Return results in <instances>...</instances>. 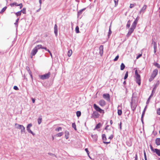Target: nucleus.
Instances as JSON below:
<instances>
[{
    "label": "nucleus",
    "instance_id": "f257e3e1",
    "mask_svg": "<svg viewBox=\"0 0 160 160\" xmlns=\"http://www.w3.org/2000/svg\"><path fill=\"white\" fill-rule=\"evenodd\" d=\"M41 45H38L36 46L32 51L31 53V58H32V56L35 55L38 51V50L40 49Z\"/></svg>",
    "mask_w": 160,
    "mask_h": 160
},
{
    "label": "nucleus",
    "instance_id": "f03ea898",
    "mask_svg": "<svg viewBox=\"0 0 160 160\" xmlns=\"http://www.w3.org/2000/svg\"><path fill=\"white\" fill-rule=\"evenodd\" d=\"M135 75L136 82L140 86L141 84L140 76L138 73L137 70H136L135 71Z\"/></svg>",
    "mask_w": 160,
    "mask_h": 160
},
{
    "label": "nucleus",
    "instance_id": "7ed1b4c3",
    "mask_svg": "<svg viewBox=\"0 0 160 160\" xmlns=\"http://www.w3.org/2000/svg\"><path fill=\"white\" fill-rule=\"evenodd\" d=\"M50 72H48L47 73L43 75H41L39 76L40 78L44 80L48 78L50 75Z\"/></svg>",
    "mask_w": 160,
    "mask_h": 160
},
{
    "label": "nucleus",
    "instance_id": "20e7f679",
    "mask_svg": "<svg viewBox=\"0 0 160 160\" xmlns=\"http://www.w3.org/2000/svg\"><path fill=\"white\" fill-rule=\"evenodd\" d=\"M93 107L96 111L99 112L100 113H104V111L100 108L96 104H94Z\"/></svg>",
    "mask_w": 160,
    "mask_h": 160
},
{
    "label": "nucleus",
    "instance_id": "39448f33",
    "mask_svg": "<svg viewBox=\"0 0 160 160\" xmlns=\"http://www.w3.org/2000/svg\"><path fill=\"white\" fill-rule=\"evenodd\" d=\"M158 73V70L157 69H155L152 72V75L151 76L149 80L151 79L152 80L156 76Z\"/></svg>",
    "mask_w": 160,
    "mask_h": 160
},
{
    "label": "nucleus",
    "instance_id": "423d86ee",
    "mask_svg": "<svg viewBox=\"0 0 160 160\" xmlns=\"http://www.w3.org/2000/svg\"><path fill=\"white\" fill-rule=\"evenodd\" d=\"M133 98L132 97V102H130V104L131 105V107L132 110L134 111L136 108L137 105L133 101Z\"/></svg>",
    "mask_w": 160,
    "mask_h": 160
},
{
    "label": "nucleus",
    "instance_id": "0eeeda50",
    "mask_svg": "<svg viewBox=\"0 0 160 160\" xmlns=\"http://www.w3.org/2000/svg\"><path fill=\"white\" fill-rule=\"evenodd\" d=\"M32 124L31 123L28 124L27 127L26 129L29 133H31L33 135H34L35 134L33 133L30 129V128L32 127Z\"/></svg>",
    "mask_w": 160,
    "mask_h": 160
},
{
    "label": "nucleus",
    "instance_id": "6e6552de",
    "mask_svg": "<svg viewBox=\"0 0 160 160\" xmlns=\"http://www.w3.org/2000/svg\"><path fill=\"white\" fill-rule=\"evenodd\" d=\"M103 98L107 101H109L110 100V97L109 94H104L103 95Z\"/></svg>",
    "mask_w": 160,
    "mask_h": 160
},
{
    "label": "nucleus",
    "instance_id": "1a4fd4ad",
    "mask_svg": "<svg viewBox=\"0 0 160 160\" xmlns=\"http://www.w3.org/2000/svg\"><path fill=\"white\" fill-rule=\"evenodd\" d=\"M99 54L101 56H102L103 54V45L100 46L99 48Z\"/></svg>",
    "mask_w": 160,
    "mask_h": 160
},
{
    "label": "nucleus",
    "instance_id": "9d476101",
    "mask_svg": "<svg viewBox=\"0 0 160 160\" xmlns=\"http://www.w3.org/2000/svg\"><path fill=\"white\" fill-rule=\"evenodd\" d=\"M135 29L134 28H132L131 27V28H130L127 34V36L128 37L133 32L134 30Z\"/></svg>",
    "mask_w": 160,
    "mask_h": 160
},
{
    "label": "nucleus",
    "instance_id": "9b49d317",
    "mask_svg": "<svg viewBox=\"0 0 160 160\" xmlns=\"http://www.w3.org/2000/svg\"><path fill=\"white\" fill-rule=\"evenodd\" d=\"M99 104L101 106H104L106 104V102L103 100H100L99 102Z\"/></svg>",
    "mask_w": 160,
    "mask_h": 160
},
{
    "label": "nucleus",
    "instance_id": "f8f14e48",
    "mask_svg": "<svg viewBox=\"0 0 160 160\" xmlns=\"http://www.w3.org/2000/svg\"><path fill=\"white\" fill-rule=\"evenodd\" d=\"M58 32V28L57 25L55 24L54 27V32L56 36H57Z\"/></svg>",
    "mask_w": 160,
    "mask_h": 160
},
{
    "label": "nucleus",
    "instance_id": "ddd939ff",
    "mask_svg": "<svg viewBox=\"0 0 160 160\" xmlns=\"http://www.w3.org/2000/svg\"><path fill=\"white\" fill-rule=\"evenodd\" d=\"M92 115L93 117L95 118H98L99 116V114L98 112H93Z\"/></svg>",
    "mask_w": 160,
    "mask_h": 160
},
{
    "label": "nucleus",
    "instance_id": "4468645a",
    "mask_svg": "<svg viewBox=\"0 0 160 160\" xmlns=\"http://www.w3.org/2000/svg\"><path fill=\"white\" fill-rule=\"evenodd\" d=\"M147 106H145V107L144 108V109L143 111V112L142 113V117H141V119H142V123H143V117H144V114H145V111L147 109Z\"/></svg>",
    "mask_w": 160,
    "mask_h": 160
},
{
    "label": "nucleus",
    "instance_id": "2eb2a0df",
    "mask_svg": "<svg viewBox=\"0 0 160 160\" xmlns=\"http://www.w3.org/2000/svg\"><path fill=\"white\" fill-rule=\"evenodd\" d=\"M19 129L21 130V133H25V128L23 125H22Z\"/></svg>",
    "mask_w": 160,
    "mask_h": 160
},
{
    "label": "nucleus",
    "instance_id": "dca6fc26",
    "mask_svg": "<svg viewBox=\"0 0 160 160\" xmlns=\"http://www.w3.org/2000/svg\"><path fill=\"white\" fill-rule=\"evenodd\" d=\"M154 152L156 153L158 156H160V150L158 149H154Z\"/></svg>",
    "mask_w": 160,
    "mask_h": 160
},
{
    "label": "nucleus",
    "instance_id": "f3484780",
    "mask_svg": "<svg viewBox=\"0 0 160 160\" xmlns=\"http://www.w3.org/2000/svg\"><path fill=\"white\" fill-rule=\"evenodd\" d=\"M65 137L66 139H68L69 138V133L68 131H65Z\"/></svg>",
    "mask_w": 160,
    "mask_h": 160
},
{
    "label": "nucleus",
    "instance_id": "a211bd4d",
    "mask_svg": "<svg viewBox=\"0 0 160 160\" xmlns=\"http://www.w3.org/2000/svg\"><path fill=\"white\" fill-rule=\"evenodd\" d=\"M155 142L157 145H160V138H157L155 140Z\"/></svg>",
    "mask_w": 160,
    "mask_h": 160
},
{
    "label": "nucleus",
    "instance_id": "6ab92c4d",
    "mask_svg": "<svg viewBox=\"0 0 160 160\" xmlns=\"http://www.w3.org/2000/svg\"><path fill=\"white\" fill-rule=\"evenodd\" d=\"M10 5L11 7H13L14 6H18V3H17L16 2H14L13 3H11L10 4Z\"/></svg>",
    "mask_w": 160,
    "mask_h": 160
},
{
    "label": "nucleus",
    "instance_id": "aec40b11",
    "mask_svg": "<svg viewBox=\"0 0 160 160\" xmlns=\"http://www.w3.org/2000/svg\"><path fill=\"white\" fill-rule=\"evenodd\" d=\"M153 44L154 49H157V44L155 42L153 41L152 43Z\"/></svg>",
    "mask_w": 160,
    "mask_h": 160
},
{
    "label": "nucleus",
    "instance_id": "412c9836",
    "mask_svg": "<svg viewBox=\"0 0 160 160\" xmlns=\"http://www.w3.org/2000/svg\"><path fill=\"white\" fill-rule=\"evenodd\" d=\"M22 125H20L17 123H16L15 124V127L16 128L19 129L21 127H22Z\"/></svg>",
    "mask_w": 160,
    "mask_h": 160
},
{
    "label": "nucleus",
    "instance_id": "4be33fe9",
    "mask_svg": "<svg viewBox=\"0 0 160 160\" xmlns=\"http://www.w3.org/2000/svg\"><path fill=\"white\" fill-rule=\"evenodd\" d=\"M91 137L94 141H96L97 140L98 137L96 135H92Z\"/></svg>",
    "mask_w": 160,
    "mask_h": 160
},
{
    "label": "nucleus",
    "instance_id": "5701e85b",
    "mask_svg": "<svg viewBox=\"0 0 160 160\" xmlns=\"http://www.w3.org/2000/svg\"><path fill=\"white\" fill-rule=\"evenodd\" d=\"M137 24V23L133 22L131 26V27L135 29L136 27Z\"/></svg>",
    "mask_w": 160,
    "mask_h": 160
},
{
    "label": "nucleus",
    "instance_id": "b1692460",
    "mask_svg": "<svg viewBox=\"0 0 160 160\" xmlns=\"http://www.w3.org/2000/svg\"><path fill=\"white\" fill-rule=\"evenodd\" d=\"M147 6L146 5H144L143 7L142 8V9L140 11V12H143L146 8Z\"/></svg>",
    "mask_w": 160,
    "mask_h": 160
},
{
    "label": "nucleus",
    "instance_id": "393cba45",
    "mask_svg": "<svg viewBox=\"0 0 160 160\" xmlns=\"http://www.w3.org/2000/svg\"><path fill=\"white\" fill-rule=\"evenodd\" d=\"M102 126V125L100 123H99L96 126L95 128L96 129H98L100 128V127Z\"/></svg>",
    "mask_w": 160,
    "mask_h": 160
},
{
    "label": "nucleus",
    "instance_id": "a878e982",
    "mask_svg": "<svg viewBox=\"0 0 160 160\" xmlns=\"http://www.w3.org/2000/svg\"><path fill=\"white\" fill-rule=\"evenodd\" d=\"M125 67V66L124 64L123 63H122L121 64V66H120V69L121 70H123L124 68Z\"/></svg>",
    "mask_w": 160,
    "mask_h": 160
},
{
    "label": "nucleus",
    "instance_id": "bb28decb",
    "mask_svg": "<svg viewBox=\"0 0 160 160\" xmlns=\"http://www.w3.org/2000/svg\"><path fill=\"white\" fill-rule=\"evenodd\" d=\"M72 53V51L71 50H70L68 51V57H70L71 56Z\"/></svg>",
    "mask_w": 160,
    "mask_h": 160
},
{
    "label": "nucleus",
    "instance_id": "cd10ccee",
    "mask_svg": "<svg viewBox=\"0 0 160 160\" xmlns=\"http://www.w3.org/2000/svg\"><path fill=\"white\" fill-rule=\"evenodd\" d=\"M7 9V7H4L2 9V10H1V11H0V13H2L3 12H4L5 11V10H6V9Z\"/></svg>",
    "mask_w": 160,
    "mask_h": 160
},
{
    "label": "nucleus",
    "instance_id": "c85d7f7f",
    "mask_svg": "<svg viewBox=\"0 0 160 160\" xmlns=\"http://www.w3.org/2000/svg\"><path fill=\"white\" fill-rule=\"evenodd\" d=\"M102 139L103 141H106V137L105 134H103L102 135Z\"/></svg>",
    "mask_w": 160,
    "mask_h": 160
},
{
    "label": "nucleus",
    "instance_id": "c756f323",
    "mask_svg": "<svg viewBox=\"0 0 160 160\" xmlns=\"http://www.w3.org/2000/svg\"><path fill=\"white\" fill-rule=\"evenodd\" d=\"M77 116L78 117H80L81 115V112L80 111H78L76 112Z\"/></svg>",
    "mask_w": 160,
    "mask_h": 160
},
{
    "label": "nucleus",
    "instance_id": "7c9ffc66",
    "mask_svg": "<svg viewBox=\"0 0 160 160\" xmlns=\"http://www.w3.org/2000/svg\"><path fill=\"white\" fill-rule=\"evenodd\" d=\"M22 11V10H21L20 11H19V12H16L15 13L16 15L17 16H20L21 14V12Z\"/></svg>",
    "mask_w": 160,
    "mask_h": 160
},
{
    "label": "nucleus",
    "instance_id": "2f4dec72",
    "mask_svg": "<svg viewBox=\"0 0 160 160\" xmlns=\"http://www.w3.org/2000/svg\"><path fill=\"white\" fill-rule=\"evenodd\" d=\"M63 134V133L62 132L59 133L57 134L56 136L58 137H60L62 136Z\"/></svg>",
    "mask_w": 160,
    "mask_h": 160
},
{
    "label": "nucleus",
    "instance_id": "473e14b6",
    "mask_svg": "<svg viewBox=\"0 0 160 160\" xmlns=\"http://www.w3.org/2000/svg\"><path fill=\"white\" fill-rule=\"evenodd\" d=\"M42 118H39L38 119V123L39 124H40L42 122Z\"/></svg>",
    "mask_w": 160,
    "mask_h": 160
},
{
    "label": "nucleus",
    "instance_id": "72a5a7b5",
    "mask_svg": "<svg viewBox=\"0 0 160 160\" xmlns=\"http://www.w3.org/2000/svg\"><path fill=\"white\" fill-rule=\"evenodd\" d=\"M75 31L76 33H78L79 32V28L78 26L76 27Z\"/></svg>",
    "mask_w": 160,
    "mask_h": 160
},
{
    "label": "nucleus",
    "instance_id": "f704fd0d",
    "mask_svg": "<svg viewBox=\"0 0 160 160\" xmlns=\"http://www.w3.org/2000/svg\"><path fill=\"white\" fill-rule=\"evenodd\" d=\"M26 69L28 71V73L30 74V72H31L30 71L29 68L28 66L26 67Z\"/></svg>",
    "mask_w": 160,
    "mask_h": 160
},
{
    "label": "nucleus",
    "instance_id": "c9c22d12",
    "mask_svg": "<svg viewBox=\"0 0 160 160\" xmlns=\"http://www.w3.org/2000/svg\"><path fill=\"white\" fill-rule=\"evenodd\" d=\"M118 115L120 116L122 114V111L121 110L118 109Z\"/></svg>",
    "mask_w": 160,
    "mask_h": 160
},
{
    "label": "nucleus",
    "instance_id": "e433bc0d",
    "mask_svg": "<svg viewBox=\"0 0 160 160\" xmlns=\"http://www.w3.org/2000/svg\"><path fill=\"white\" fill-rule=\"evenodd\" d=\"M72 127L73 128H74L75 130H77L76 125L75 123H72Z\"/></svg>",
    "mask_w": 160,
    "mask_h": 160
},
{
    "label": "nucleus",
    "instance_id": "4c0bfd02",
    "mask_svg": "<svg viewBox=\"0 0 160 160\" xmlns=\"http://www.w3.org/2000/svg\"><path fill=\"white\" fill-rule=\"evenodd\" d=\"M154 65L158 68H160V65L157 63H155L154 64Z\"/></svg>",
    "mask_w": 160,
    "mask_h": 160
},
{
    "label": "nucleus",
    "instance_id": "58836bf2",
    "mask_svg": "<svg viewBox=\"0 0 160 160\" xmlns=\"http://www.w3.org/2000/svg\"><path fill=\"white\" fill-rule=\"evenodd\" d=\"M62 128L61 127H59L55 129V131H56L59 132L60 131H61Z\"/></svg>",
    "mask_w": 160,
    "mask_h": 160
},
{
    "label": "nucleus",
    "instance_id": "ea45409f",
    "mask_svg": "<svg viewBox=\"0 0 160 160\" xmlns=\"http://www.w3.org/2000/svg\"><path fill=\"white\" fill-rule=\"evenodd\" d=\"M128 72L127 71L125 74V75L124 77V79H126L128 77Z\"/></svg>",
    "mask_w": 160,
    "mask_h": 160
},
{
    "label": "nucleus",
    "instance_id": "a19ab883",
    "mask_svg": "<svg viewBox=\"0 0 160 160\" xmlns=\"http://www.w3.org/2000/svg\"><path fill=\"white\" fill-rule=\"evenodd\" d=\"M115 3V6H116L118 4V0H114Z\"/></svg>",
    "mask_w": 160,
    "mask_h": 160
},
{
    "label": "nucleus",
    "instance_id": "79ce46f5",
    "mask_svg": "<svg viewBox=\"0 0 160 160\" xmlns=\"http://www.w3.org/2000/svg\"><path fill=\"white\" fill-rule=\"evenodd\" d=\"M130 26V23L129 22V21H128L127 24V27L128 28H129Z\"/></svg>",
    "mask_w": 160,
    "mask_h": 160
},
{
    "label": "nucleus",
    "instance_id": "37998d69",
    "mask_svg": "<svg viewBox=\"0 0 160 160\" xmlns=\"http://www.w3.org/2000/svg\"><path fill=\"white\" fill-rule=\"evenodd\" d=\"M136 4H130V6H129V7L130 8H133L136 5Z\"/></svg>",
    "mask_w": 160,
    "mask_h": 160
},
{
    "label": "nucleus",
    "instance_id": "c03bdc74",
    "mask_svg": "<svg viewBox=\"0 0 160 160\" xmlns=\"http://www.w3.org/2000/svg\"><path fill=\"white\" fill-rule=\"evenodd\" d=\"M118 58H119V56L118 55H117V56H116L115 58L114 59V61H117L118 60Z\"/></svg>",
    "mask_w": 160,
    "mask_h": 160
},
{
    "label": "nucleus",
    "instance_id": "a18cd8bd",
    "mask_svg": "<svg viewBox=\"0 0 160 160\" xmlns=\"http://www.w3.org/2000/svg\"><path fill=\"white\" fill-rule=\"evenodd\" d=\"M22 10V13H23L25 14L26 13V8H23Z\"/></svg>",
    "mask_w": 160,
    "mask_h": 160
},
{
    "label": "nucleus",
    "instance_id": "49530a36",
    "mask_svg": "<svg viewBox=\"0 0 160 160\" xmlns=\"http://www.w3.org/2000/svg\"><path fill=\"white\" fill-rule=\"evenodd\" d=\"M13 89L16 90H18L19 89L18 88L17 86H14Z\"/></svg>",
    "mask_w": 160,
    "mask_h": 160
},
{
    "label": "nucleus",
    "instance_id": "de8ad7c7",
    "mask_svg": "<svg viewBox=\"0 0 160 160\" xmlns=\"http://www.w3.org/2000/svg\"><path fill=\"white\" fill-rule=\"evenodd\" d=\"M157 113L158 115H160V108L158 109L157 111Z\"/></svg>",
    "mask_w": 160,
    "mask_h": 160
},
{
    "label": "nucleus",
    "instance_id": "09e8293b",
    "mask_svg": "<svg viewBox=\"0 0 160 160\" xmlns=\"http://www.w3.org/2000/svg\"><path fill=\"white\" fill-rule=\"evenodd\" d=\"M85 151L86 152H87L88 154V156H89V157L90 158V156H89V151L88 150V148H85Z\"/></svg>",
    "mask_w": 160,
    "mask_h": 160
},
{
    "label": "nucleus",
    "instance_id": "8fccbe9b",
    "mask_svg": "<svg viewBox=\"0 0 160 160\" xmlns=\"http://www.w3.org/2000/svg\"><path fill=\"white\" fill-rule=\"evenodd\" d=\"M48 154L49 155H50V156H55V157H56V155H55V154H53V153H48Z\"/></svg>",
    "mask_w": 160,
    "mask_h": 160
},
{
    "label": "nucleus",
    "instance_id": "3c124183",
    "mask_svg": "<svg viewBox=\"0 0 160 160\" xmlns=\"http://www.w3.org/2000/svg\"><path fill=\"white\" fill-rule=\"evenodd\" d=\"M111 33H112V31L111 30V29L110 28H109V30L108 34V36H110L111 34Z\"/></svg>",
    "mask_w": 160,
    "mask_h": 160
},
{
    "label": "nucleus",
    "instance_id": "603ef678",
    "mask_svg": "<svg viewBox=\"0 0 160 160\" xmlns=\"http://www.w3.org/2000/svg\"><path fill=\"white\" fill-rule=\"evenodd\" d=\"M138 20V17H137L135 19V21H134V22H135L137 23Z\"/></svg>",
    "mask_w": 160,
    "mask_h": 160
},
{
    "label": "nucleus",
    "instance_id": "864d4df0",
    "mask_svg": "<svg viewBox=\"0 0 160 160\" xmlns=\"http://www.w3.org/2000/svg\"><path fill=\"white\" fill-rule=\"evenodd\" d=\"M18 6H19L20 7V8L21 9L22 7V4L21 3L18 4Z\"/></svg>",
    "mask_w": 160,
    "mask_h": 160
},
{
    "label": "nucleus",
    "instance_id": "5fc2aeb1",
    "mask_svg": "<svg viewBox=\"0 0 160 160\" xmlns=\"http://www.w3.org/2000/svg\"><path fill=\"white\" fill-rule=\"evenodd\" d=\"M142 54H139L136 57V58L137 59L139 58L140 57L142 56Z\"/></svg>",
    "mask_w": 160,
    "mask_h": 160
},
{
    "label": "nucleus",
    "instance_id": "6e6d98bb",
    "mask_svg": "<svg viewBox=\"0 0 160 160\" xmlns=\"http://www.w3.org/2000/svg\"><path fill=\"white\" fill-rule=\"evenodd\" d=\"M84 9H82V10H80V11L78 12V14H80L82 13V12L83 10H84Z\"/></svg>",
    "mask_w": 160,
    "mask_h": 160
},
{
    "label": "nucleus",
    "instance_id": "4d7b16f0",
    "mask_svg": "<svg viewBox=\"0 0 160 160\" xmlns=\"http://www.w3.org/2000/svg\"><path fill=\"white\" fill-rule=\"evenodd\" d=\"M150 148L151 150L153 151V152H154V149H153V147H152V145H151L150 146Z\"/></svg>",
    "mask_w": 160,
    "mask_h": 160
},
{
    "label": "nucleus",
    "instance_id": "13d9d810",
    "mask_svg": "<svg viewBox=\"0 0 160 160\" xmlns=\"http://www.w3.org/2000/svg\"><path fill=\"white\" fill-rule=\"evenodd\" d=\"M113 138V136L112 134H111L110 136L108 138L109 139H112Z\"/></svg>",
    "mask_w": 160,
    "mask_h": 160
},
{
    "label": "nucleus",
    "instance_id": "bf43d9fd",
    "mask_svg": "<svg viewBox=\"0 0 160 160\" xmlns=\"http://www.w3.org/2000/svg\"><path fill=\"white\" fill-rule=\"evenodd\" d=\"M41 48H41L42 49H45V50H47V48L46 47H42V46L41 45Z\"/></svg>",
    "mask_w": 160,
    "mask_h": 160
},
{
    "label": "nucleus",
    "instance_id": "052dcab7",
    "mask_svg": "<svg viewBox=\"0 0 160 160\" xmlns=\"http://www.w3.org/2000/svg\"><path fill=\"white\" fill-rule=\"evenodd\" d=\"M108 126L107 125V126H106V127H105V129L107 130V132H108L109 131V130L108 129Z\"/></svg>",
    "mask_w": 160,
    "mask_h": 160
},
{
    "label": "nucleus",
    "instance_id": "680f3d73",
    "mask_svg": "<svg viewBox=\"0 0 160 160\" xmlns=\"http://www.w3.org/2000/svg\"><path fill=\"white\" fill-rule=\"evenodd\" d=\"M138 160V156L137 154L135 155V160Z\"/></svg>",
    "mask_w": 160,
    "mask_h": 160
},
{
    "label": "nucleus",
    "instance_id": "e2e57ef3",
    "mask_svg": "<svg viewBox=\"0 0 160 160\" xmlns=\"http://www.w3.org/2000/svg\"><path fill=\"white\" fill-rule=\"evenodd\" d=\"M32 102L33 103H35V98H32Z\"/></svg>",
    "mask_w": 160,
    "mask_h": 160
},
{
    "label": "nucleus",
    "instance_id": "0e129e2a",
    "mask_svg": "<svg viewBox=\"0 0 160 160\" xmlns=\"http://www.w3.org/2000/svg\"><path fill=\"white\" fill-rule=\"evenodd\" d=\"M150 97H149L148 98V100H147V102H146V103L147 104H148L149 103V100H150Z\"/></svg>",
    "mask_w": 160,
    "mask_h": 160
},
{
    "label": "nucleus",
    "instance_id": "69168bd1",
    "mask_svg": "<svg viewBox=\"0 0 160 160\" xmlns=\"http://www.w3.org/2000/svg\"><path fill=\"white\" fill-rule=\"evenodd\" d=\"M39 2L40 3V7H41V5L42 4V0H39Z\"/></svg>",
    "mask_w": 160,
    "mask_h": 160
},
{
    "label": "nucleus",
    "instance_id": "338daca9",
    "mask_svg": "<svg viewBox=\"0 0 160 160\" xmlns=\"http://www.w3.org/2000/svg\"><path fill=\"white\" fill-rule=\"evenodd\" d=\"M29 74L30 76V77H31L32 79V80H33V77H32V72H31L30 74Z\"/></svg>",
    "mask_w": 160,
    "mask_h": 160
},
{
    "label": "nucleus",
    "instance_id": "774afa93",
    "mask_svg": "<svg viewBox=\"0 0 160 160\" xmlns=\"http://www.w3.org/2000/svg\"><path fill=\"white\" fill-rule=\"evenodd\" d=\"M103 143L105 144H108V143H110V142H105L103 141Z\"/></svg>",
    "mask_w": 160,
    "mask_h": 160
}]
</instances>
